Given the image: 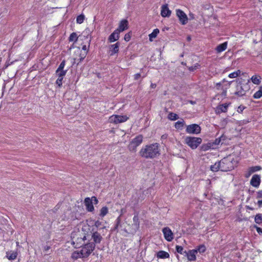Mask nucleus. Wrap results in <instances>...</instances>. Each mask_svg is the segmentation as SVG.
Listing matches in <instances>:
<instances>
[{"label": "nucleus", "mask_w": 262, "mask_h": 262, "mask_svg": "<svg viewBox=\"0 0 262 262\" xmlns=\"http://www.w3.org/2000/svg\"><path fill=\"white\" fill-rule=\"evenodd\" d=\"M133 229L132 232H135L138 230L139 228V218L137 215H135L133 217Z\"/></svg>", "instance_id": "412c9836"}, {"label": "nucleus", "mask_w": 262, "mask_h": 262, "mask_svg": "<svg viewBox=\"0 0 262 262\" xmlns=\"http://www.w3.org/2000/svg\"><path fill=\"white\" fill-rule=\"evenodd\" d=\"M100 222L99 221H97L95 223V226L96 227H98L100 225Z\"/></svg>", "instance_id": "4d7b16f0"}, {"label": "nucleus", "mask_w": 262, "mask_h": 262, "mask_svg": "<svg viewBox=\"0 0 262 262\" xmlns=\"http://www.w3.org/2000/svg\"><path fill=\"white\" fill-rule=\"evenodd\" d=\"M128 119L126 116H119L114 115L109 118V122L115 124L120 123L126 121Z\"/></svg>", "instance_id": "6e6552de"}, {"label": "nucleus", "mask_w": 262, "mask_h": 262, "mask_svg": "<svg viewBox=\"0 0 262 262\" xmlns=\"http://www.w3.org/2000/svg\"><path fill=\"white\" fill-rule=\"evenodd\" d=\"M143 136L139 135L132 140L129 143L128 148L129 151L135 152L137 147L142 142Z\"/></svg>", "instance_id": "39448f33"}, {"label": "nucleus", "mask_w": 262, "mask_h": 262, "mask_svg": "<svg viewBox=\"0 0 262 262\" xmlns=\"http://www.w3.org/2000/svg\"><path fill=\"white\" fill-rule=\"evenodd\" d=\"M119 46L120 43L119 42H117L110 46V51L111 52L110 55L111 56L118 52Z\"/></svg>", "instance_id": "aec40b11"}, {"label": "nucleus", "mask_w": 262, "mask_h": 262, "mask_svg": "<svg viewBox=\"0 0 262 262\" xmlns=\"http://www.w3.org/2000/svg\"><path fill=\"white\" fill-rule=\"evenodd\" d=\"M202 139L197 137H187L185 138V142L192 149H195L201 144Z\"/></svg>", "instance_id": "20e7f679"}, {"label": "nucleus", "mask_w": 262, "mask_h": 262, "mask_svg": "<svg viewBox=\"0 0 262 262\" xmlns=\"http://www.w3.org/2000/svg\"><path fill=\"white\" fill-rule=\"evenodd\" d=\"M255 228H256L257 232L259 234H262V228H261L260 227H257V226H255Z\"/></svg>", "instance_id": "8fccbe9b"}, {"label": "nucleus", "mask_w": 262, "mask_h": 262, "mask_svg": "<svg viewBox=\"0 0 262 262\" xmlns=\"http://www.w3.org/2000/svg\"><path fill=\"white\" fill-rule=\"evenodd\" d=\"M230 103H224L219 105L215 110V113L219 114L221 113H225L227 111Z\"/></svg>", "instance_id": "ddd939ff"}, {"label": "nucleus", "mask_w": 262, "mask_h": 262, "mask_svg": "<svg viewBox=\"0 0 262 262\" xmlns=\"http://www.w3.org/2000/svg\"><path fill=\"white\" fill-rule=\"evenodd\" d=\"M257 198H262V190L257 192Z\"/></svg>", "instance_id": "603ef678"}, {"label": "nucleus", "mask_w": 262, "mask_h": 262, "mask_svg": "<svg viewBox=\"0 0 262 262\" xmlns=\"http://www.w3.org/2000/svg\"><path fill=\"white\" fill-rule=\"evenodd\" d=\"M82 49L84 51V54H83V57H81V60L85 57V55L88 52V49L86 45H83L82 47Z\"/></svg>", "instance_id": "79ce46f5"}, {"label": "nucleus", "mask_w": 262, "mask_h": 262, "mask_svg": "<svg viewBox=\"0 0 262 262\" xmlns=\"http://www.w3.org/2000/svg\"><path fill=\"white\" fill-rule=\"evenodd\" d=\"M89 230V226L86 225L83 226L81 230L76 229L72 232V244L75 248L81 247L84 244V241L86 239V232Z\"/></svg>", "instance_id": "f257e3e1"}, {"label": "nucleus", "mask_w": 262, "mask_h": 262, "mask_svg": "<svg viewBox=\"0 0 262 262\" xmlns=\"http://www.w3.org/2000/svg\"><path fill=\"white\" fill-rule=\"evenodd\" d=\"M167 137V135H163L161 137L162 139H166Z\"/></svg>", "instance_id": "13d9d810"}, {"label": "nucleus", "mask_w": 262, "mask_h": 262, "mask_svg": "<svg viewBox=\"0 0 262 262\" xmlns=\"http://www.w3.org/2000/svg\"><path fill=\"white\" fill-rule=\"evenodd\" d=\"M221 170L228 171L233 169L234 166L231 160L229 158H224L220 161Z\"/></svg>", "instance_id": "7ed1b4c3"}, {"label": "nucleus", "mask_w": 262, "mask_h": 262, "mask_svg": "<svg viewBox=\"0 0 262 262\" xmlns=\"http://www.w3.org/2000/svg\"><path fill=\"white\" fill-rule=\"evenodd\" d=\"M260 182V176L257 174L253 175L250 181L251 185L255 187H257L259 185Z\"/></svg>", "instance_id": "2eb2a0df"}, {"label": "nucleus", "mask_w": 262, "mask_h": 262, "mask_svg": "<svg viewBox=\"0 0 262 262\" xmlns=\"http://www.w3.org/2000/svg\"><path fill=\"white\" fill-rule=\"evenodd\" d=\"M187 41H189L191 40V37L190 36H188L187 37Z\"/></svg>", "instance_id": "bf43d9fd"}, {"label": "nucleus", "mask_w": 262, "mask_h": 262, "mask_svg": "<svg viewBox=\"0 0 262 262\" xmlns=\"http://www.w3.org/2000/svg\"><path fill=\"white\" fill-rule=\"evenodd\" d=\"M176 250L179 253L181 254H185L184 253L185 251H183V248L181 246H176Z\"/></svg>", "instance_id": "a19ab883"}, {"label": "nucleus", "mask_w": 262, "mask_h": 262, "mask_svg": "<svg viewBox=\"0 0 262 262\" xmlns=\"http://www.w3.org/2000/svg\"><path fill=\"white\" fill-rule=\"evenodd\" d=\"M141 77V74L140 73L136 74L134 75V79L138 80Z\"/></svg>", "instance_id": "3c124183"}, {"label": "nucleus", "mask_w": 262, "mask_h": 262, "mask_svg": "<svg viewBox=\"0 0 262 262\" xmlns=\"http://www.w3.org/2000/svg\"><path fill=\"white\" fill-rule=\"evenodd\" d=\"M189 16H190V17H191V18H192V19L194 18V15L193 14L190 13Z\"/></svg>", "instance_id": "052dcab7"}, {"label": "nucleus", "mask_w": 262, "mask_h": 262, "mask_svg": "<svg viewBox=\"0 0 262 262\" xmlns=\"http://www.w3.org/2000/svg\"><path fill=\"white\" fill-rule=\"evenodd\" d=\"M121 212H123V209H121Z\"/></svg>", "instance_id": "69168bd1"}, {"label": "nucleus", "mask_w": 262, "mask_h": 262, "mask_svg": "<svg viewBox=\"0 0 262 262\" xmlns=\"http://www.w3.org/2000/svg\"><path fill=\"white\" fill-rule=\"evenodd\" d=\"M241 71L237 70V71L234 72L232 73H230L228 76L230 78H234L238 76L241 74Z\"/></svg>", "instance_id": "f704fd0d"}, {"label": "nucleus", "mask_w": 262, "mask_h": 262, "mask_svg": "<svg viewBox=\"0 0 262 262\" xmlns=\"http://www.w3.org/2000/svg\"><path fill=\"white\" fill-rule=\"evenodd\" d=\"M184 125V121H178L175 123V128L177 129H181L182 128Z\"/></svg>", "instance_id": "58836bf2"}, {"label": "nucleus", "mask_w": 262, "mask_h": 262, "mask_svg": "<svg viewBox=\"0 0 262 262\" xmlns=\"http://www.w3.org/2000/svg\"><path fill=\"white\" fill-rule=\"evenodd\" d=\"M262 96V87H259V89L253 95V98L255 99H259Z\"/></svg>", "instance_id": "7c9ffc66"}, {"label": "nucleus", "mask_w": 262, "mask_h": 262, "mask_svg": "<svg viewBox=\"0 0 262 262\" xmlns=\"http://www.w3.org/2000/svg\"><path fill=\"white\" fill-rule=\"evenodd\" d=\"M90 199L92 200V202L94 201L95 204H97L98 203V201L95 196H92Z\"/></svg>", "instance_id": "09e8293b"}, {"label": "nucleus", "mask_w": 262, "mask_h": 262, "mask_svg": "<svg viewBox=\"0 0 262 262\" xmlns=\"http://www.w3.org/2000/svg\"><path fill=\"white\" fill-rule=\"evenodd\" d=\"M227 42H225L222 44L219 45L216 48V50L217 53H221L225 51L227 49Z\"/></svg>", "instance_id": "b1692460"}, {"label": "nucleus", "mask_w": 262, "mask_h": 262, "mask_svg": "<svg viewBox=\"0 0 262 262\" xmlns=\"http://www.w3.org/2000/svg\"><path fill=\"white\" fill-rule=\"evenodd\" d=\"M157 256L160 258H166L169 257V254L164 251H160L157 253Z\"/></svg>", "instance_id": "a878e982"}, {"label": "nucleus", "mask_w": 262, "mask_h": 262, "mask_svg": "<svg viewBox=\"0 0 262 262\" xmlns=\"http://www.w3.org/2000/svg\"><path fill=\"white\" fill-rule=\"evenodd\" d=\"M248 90V86L246 84H242L241 81H239L236 86L235 94L238 96H243L246 94Z\"/></svg>", "instance_id": "0eeeda50"}, {"label": "nucleus", "mask_w": 262, "mask_h": 262, "mask_svg": "<svg viewBox=\"0 0 262 262\" xmlns=\"http://www.w3.org/2000/svg\"><path fill=\"white\" fill-rule=\"evenodd\" d=\"M150 87L152 88V89H155L156 87V84L155 83H151L150 84Z\"/></svg>", "instance_id": "5fc2aeb1"}, {"label": "nucleus", "mask_w": 262, "mask_h": 262, "mask_svg": "<svg viewBox=\"0 0 262 262\" xmlns=\"http://www.w3.org/2000/svg\"><path fill=\"white\" fill-rule=\"evenodd\" d=\"M245 109V107L244 106H242V105H240L237 108V111L238 112V113H242L243 110Z\"/></svg>", "instance_id": "de8ad7c7"}, {"label": "nucleus", "mask_w": 262, "mask_h": 262, "mask_svg": "<svg viewBox=\"0 0 262 262\" xmlns=\"http://www.w3.org/2000/svg\"><path fill=\"white\" fill-rule=\"evenodd\" d=\"M84 19V15L83 14H80L77 17L76 22L78 24H82Z\"/></svg>", "instance_id": "ea45409f"}, {"label": "nucleus", "mask_w": 262, "mask_h": 262, "mask_svg": "<svg viewBox=\"0 0 262 262\" xmlns=\"http://www.w3.org/2000/svg\"><path fill=\"white\" fill-rule=\"evenodd\" d=\"M128 21L126 19H123L120 22L118 28L116 30L120 33L123 32L128 28Z\"/></svg>", "instance_id": "4468645a"}, {"label": "nucleus", "mask_w": 262, "mask_h": 262, "mask_svg": "<svg viewBox=\"0 0 262 262\" xmlns=\"http://www.w3.org/2000/svg\"><path fill=\"white\" fill-rule=\"evenodd\" d=\"M220 164V162L215 163L214 165L210 166V169L213 172H216L220 170H221Z\"/></svg>", "instance_id": "c756f323"}, {"label": "nucleus", "mask_w": 262, "mask_h": 262, "mask_svg": "<svg viewBox=\"0 0 262 262\" xmlns=\"http://www.w3.org/2000/svg\"><path fill=\"white\" fill-rule=\"evenodd\" d=\"M184 253L186 254L189 261H195L196 260L195 254L197 253V250L193 249L189 250L188 252L185 251Z\"/></svg>", "instance_id": "f8f14e48"}, {"label": "nucleus", "mask_w": 262, "mask_h": 262, "mask_svg": "<svg viewBox=\"0 0 262 262\" xmlns=\"http://www.w3.org/2000/svg\"><path fill=\"white\" fill-rule=\"evenodd\" d=\"M161 14L163 17L170 16L171 11L168 9L167 4L164 5L162 6Z\"/></svg>", "instance_id": "a211bd4d"}, {"label": "nucleus", "mask_w": 262, "mask_h": 262, "mask_svg": "<svg viewBox=\"0 0 262 262\" xmlns=\"http://www.w3.org/2000/svg\"><path fill=\"white\" fill-rule=\"evenodd\" d=\"M63 78L58 77L57 79L56 80V83L58 85L59 87H61L62 84V80Z\"/></svg>", "instance_id": "37998d69"}, {"label": "nucleus", "mask_w": 262, "mask_h": 262, "mask_svg": "<svg viewBox=\"0 0 262 262\" xmlns=\"http://www.w3.org/2000/svg\"><path fill=\"white\" fill-rule=\"evenodd\" d=\"M255 222L256 223L258 224H260L262 223V214L258 213L255 215Z\"/></svg>", "instance_id": "473e14b6"}, {"label": "nucleus", "mask_w": 262, "mask_h": 262, "mask_svg": "<svg viewBox=\"0 0 262 262\" xmlns=\"http://www.w3.org/2000/svg\"><path fill=\"white\" fill-rule=\"evenodd\" d=\"M17 256V252L14 251H8L6 253V257L9 260H14L16 258Z\"/></svg>", "instance_id": "4be33fe9"}, {"label": "nucleus", "mask_w": 262, "mask_h": 262, "mask_svg": "<svg viewBox=\"0 0 262 262\" xmlns=\"http://www.w3.org/2000/svg\"><path fill=\"white\" fill-rule=\"evenodd\" d=\"M176 15L179 19L180 23L182 25H185L188 22V17L187 15L181 10H176Z\"/></svg>", "instance_id": "1a4fd4ad"}, {"label": "nucleus", "mask_w": 262, "mask_h": 262, "mask_svg": "<svg viewBox=\"0 0 262 262\" xmlns=\"http://www.w3.org/2000/svg\"><path fill=\"white\" fill-rule=\"evenodd\" d=\"M108 213V208L107 207L104 206L103 207L100 211V216L101 217H104L105 215Z\"/></svg>", "instance_id": "2f4dec72"}, {"label": "nucleus", "mask_w": 262, "mask_h": 262, "mask_svg": "<svg viewBox=\"0 0 262 262\" xmlns=\"http://www.w3.org/2000/svg\"><path fill=\"white\" fill-rule=\"evenodd\" d=\"M84 204L86 206V210L89 212H92L94 210L92 200L90 198H86L84 200Z\"/></svg>", "instance_id": "dca6fc26"}, {"label": "nucleus", "mask_w": 262, "mask_h": 262, "mask_svg": "<svg viewBox=\"0 0 262 262\" xmlns=\"http://www.w3.org/2000/svg\"><path fill=\"white\" fill-rule=\"evenodd\" d=\"M186 131L188 134H199L201 132V127L199 125L196 124H193L188 125L187 126Z\"/></svg>", "instance_id": "9d476101"}, {"label": "nucleus", "mask_w": 262, "mask_h": 262, "mask_svg": "<svg viewBox=\"0 0 262 262\" xmlns=\"http://www.w3.org/2000/svg\"><path fill=\"white\" fill-rule=\"evenodd\" d=\"M259 207H260L262 205V200H259L257 202Z\"/></svg>", "instance_id": "6e6d98bb"}, {"label": "nucleus", "mask_w": 262, "mask_h": 262, "mask_svg": "<svg viewBox=\"0 0 262 262\" xmlns=\"http://www.w3.org/2000/svg\"><path fill=\"white\" fill-rule=\"evenodd\" d=\"M225 136H222L220 138L216 139L214 142L213 143V144H214L215 145H219L220 143L222 144L223 142H222L223 140H225Z\"/></svg>", "instance_id": "72a5a7b5"}, {"label": "nucleus", "mask_w": 262, "mask_h": 262, "mask_svg": "<svg viewBox=\"0 0 262 262\" xmlns=\"http://www.w3.org/2000/svg\"><path fill=\"white\" fill-rule=\"evenodd\" d=\"M247 208L248 209H249L253 210V208H251V207H249V206H247Z\"/></svg>", "instance_id": "680f3d73"}, {"label": "nucleus", "mask_w": 262, "mask_h": 262, "mask_svg": "<svg viewBox=\"0 0 262 262\" xmlns=\"http://www.w3.org/2000/svg\"><path fill=\"white\" fill-rule=\"evenodd\" d=\"M95 248V244L92 243H89L84 245L82 247V249L80 251L82 255H83V257H84V258L88 257L94 251Z\"/></svg>", "instance_id": "423d86ee"}, {"label": "nucleus", "mask_w": 262, "mask_h": 262, "mask_svg": "<svg viewBox=\"0 0 262 262\" xmlns=\"http://www.w3.org/2000/svg\"><path fill=\"white\" fill-rule=\"evenodd\" d=\"M124 39L125 41H128L130 39V35L129 33H127L125 35Z\"/></svg>", "instance_id": "a18cd8bd"}, {"label": "nucleus", "mask_w": 262, "mask_h": 262, "mask_svg": "<svg viewBox=\"0 0 262 262\" xmlns=\"http://www.w3.org/2000/svg\"><path fill=\"white\" fill-rule=\"evenodd\" d=\"M66 65V61L65 60H63L59 66L58 68H57V70H64L63 69L64 68V66Z\"/></svg>", "instance_id": "c03bdc74"}, {"label": "nucleus", "mask_w": 262, "mask_h": 262, "mask_svg": "<svg viewBox=\"0 0 262 262\" xmlns=\"http://www.w3.org/2000/svg\"><path fill=\"white\" fill-rule=\"evenodd\" d=\"M67 72V70H61L57 69L56 71V75L57 77L63 78V77L66 75Z\"/></svg>", "instance_id": "c85d7f7f"}, {"label": "nucleus", "mask_w": 262, "mask_h": 262, "mask_svg": "<svg viewBox=\"0 0 262 262\" xmlns=\"http://www.w3.org/2000/svg\"><path fill=\"white\" fill-rule=\"evenodd\" d=\"M120 32L119 31L115 30L108 37V40L110 42H113L117 41L119 38Z\"/></svg>", "instance_id": "6ab92c4d"}, {"label": "nucleus", "mask_w": 262, "mask_h": 262, "mask_svg": "<svg viewBox=\"0 0 262 262\" xmlns=\"http://www.w3.org/2000/svg\"><path fill=\"white\" fill-rule=\"evenodd\" d=\"M261 169V167L260 166H255L251 167L248 169V174L247 176V177H249L250 175H251L253 172L260 170Z\"/></svg>", "instance_id": "393cba45"}, {"label": "nucleus", "mask_w": 262, "mask_h": 262, "mask_svg": "<svg viewBox=\"0 0 262 262\" xmlns=\"http://www.w3.org/2000/svg\"><path fill=\"white\" fill-rule=\"evenodd\" d=\"M140 155L146 159H153L160 154V147L158 143H153L142 147L139 151Z\"/></svg>", "instance_id": "f03ea898"}, {"label": "nucleus", "mask_w": 262, "mask_h": 262, "mask_svg": "<svg viewBox=\"0 0 262 262\" xmlns=\"http://www.w3.org/2000/svg\"><path fill=\"white\" fill-rule=\"evenodd\" d=\"M206 247L204 245H201L198 246V247L195 249V250H197V253L199 252L200 253H204L206 251Z\"/></svg>", "instance_id": "e433bc0d"}, {"label": "nucleus", "mask_w": 262, "mask_h": 262, "mask_svg": "<svg viewBox=\"0 0 262 262\" xmlns=\"http://www.w3.org/2000/svg\"><path fill=\"white\" fill-rule=\"evenodd\" d=\"M159 33V30L158 29H155L149 35V39L150 41H152L153 38H155L158 34Z\"/></svg>", "instance_id": "cd10ccee"}, {"label": "nucleus", "mask_w": 262, "mask_h": 262, "mask_svg": "<svg viewBox=\"0 0 262 262\" xmlns=\"http://www.w3.org/2000/svg\"><path fill=\"white\" fill-rule=\"evenodd\" d=\"M217 85L220 86L221 85V83H217Z\"/></svg>", "instance_id": "e2e57ef3"}, {"label": "nucleus", "mask_w": 262, "mask_h": 262, "mask_svg": "<svg viewBox=\"0 0 262 262\" xmlns=\"http://www.w3.org/2000/svg\"><path fill=\"white\" fill-rule=\"evenodd\" d=\"M77 35L76 33H72L69 37V41L76 42L77 40Z\"/></svg>", "instance_id": "4c0bfd02"}, {"label": "nucleus", "mask_w": 262, "mask_h": 262, "mask_svg": "<svg viewBox=\"0 0 262 262\" xmlns=\"http://www.w3.org/2000/svg\"><path fill=\"white\" fill-rule=\"evenodd\" d=\"M71 257L73 259H77L78 258H84V257H83V255H82L81 251H75L73 252L71 255Z\"/></svg>", "instance_id": "bb28decb"}, {"label": "nucleus", "mask_w": 262, "mask_h": 262, "mask_svg": "<svg viewBox=\"0 0 262 262\" xmlns=\"http://www.w3.org/2000/svg\"><path fill=\"white\" fill-rule=\"evenodd\" d=\"M162 231L164 234L165 238L168 242L171 241L173 239V235L168 227H165L163 229Z\"/></svg>", "instance_id": "9b49d317"}, {"label": "nucleus", "mask_w": 262, "mask_h": 262, "mask_svg": "<svg viewBox=\"0 0 262 262\" xmlns=\"http://www.w3.org/2000/svg\"><path fill=\"white\" fill-rule=\"evenodd\" d=\"M92 238L94 241L95 245L96 244H100L102 239V237L101 234L98 232H94L92 235Z\"/></svg>", "instance_id": "f3484780"}, {"label": "nucleus", "mask_w": 262, "mask_h": 262, "mask_svg": "<svg viewBox=\"0 0 262 262\" xmlns=\"http://www.w3.org/2000/svg\"><path fill=\"white\" fill-rule=\"evenodd\" d=\"M168 118L171 120H176L179 118L178 115L173 113H170L168 114Z\"/></svg>", "instance_id": "c9c22d12"}, {"label": "nucleus", "mask_w": 262, "mask_h": 262, "mask_svg": "<svg viewBox=\"0 0 262 262\" xmlns=\"http://www.w3.org/2000/svg\"><path fill=\"white\" fill-rule=\"evenodd\" d=\"M49 249V247H47V248H46V250H48Z\"/></svg>", "instance_id": "0e129e2a"}, {"label": "nucleus", "mask_w": 262, "mask_h": 262, "mask_svg": "<svg viewBox=\"0 0 262 262\" xmlns=\"http://www.w3.org/2000/svg\"><path fill=\"white\" fill-rule=\"evenodd\" d=\"M202 148L203 150H206L208 149V146H207L206 145H203Z\"/></svg>", "instance_id": "864d4df0"}, {"label": "nucleus", "mask_w": 262, "mask_h": 262, "mask_svg": "<svg viewBox=\"0 0 262 262\" xmlns=\"http://www.w3.org/2000/svg\"><path fill=\"white\" fill-rule=\"evenodd\" d=\"M120 222H121V218H120V216L116 220V225L115 226V228H117L119 227V225L120 224Z\"/></svg>", "instance_id": "49530a36"}, {"label": "nucleus", "mask_w": 262, "mask_h": 262, "mask_svg": "<svg viewBox=\"0 0 262 262\" xmlns=\"http://www.w3.org/2000/svg\"><path fill=\"white\" fill-rule=\"evenodd\" d=\"M251 81L255 84L259 85L261 81V77L258 75H254L251 78Z\"/></svg>", "instance_id": "5701e85b"}]
</instances>
